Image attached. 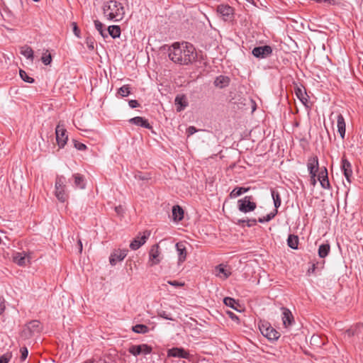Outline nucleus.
<instances>
[{
	"mask_svg": "<svg viewBox=\"0 0 363 363\" xmlns=\"http://www.w3.org/2000/svg\"><path fill=\"white\" fill-rule=\"evenodd\" d=\"M167 48L168 56L170 60L181 65H189L196 61L197 52L194 46L187 42L174 43L172 45H164Z\"/></svg>",
	"mask_w": 363,
	"mask_h": 363,
	"instance_id": "obj_1",
	"label": "nucleus"
},
{
	"mask_svg": "<svg viewBox=\"0 0 363 363\" xmlns=\"http://www.w3.org/2000/svg\"><path fill=\"white\" fill-rule=\"evenodd\" d=\"M104 16L109 21H120L125 15V9L123 4L115 0H110L103 6Z\"/></svg>",
	"mask_w": 363,
	"mask_h": 363,
	"instance_id": "obj_2",
	"label": "nucleus"
},
{
	"mask_svg": "<svg viewBox=\"0 0 363 363\" xmlns=\"http://www.w3.org/2000/svg\"><path fill=\"white\" fill-rule=\"evenodd\" d=\"M55 196L62 203L65 202L69 197L66 189V178L62 175H57L55 178Z\"/></svg>",
	"mask_w": 363,
	"mask_h": 363,
	"instance_id": "obj_3",
	"label": "nucleus"
},
{
	"mask_svg": "<svg viewBox=\"0 0 363 363\" xmlns=\"http://www.w3.org/2000/svg\"><path fill=\"white\" fill-rule=\"evenodd\" d=\"M259 328L261 333L270 341H276L280 337V333L267 322L259 324Z\"/></svg>",
	"mask_w": 363,
	"mask_h": 363,
	"instance_id": "obj_4",
	"label": "nucleus"
},
{
	"mask_svg": "<svg viewBox=\"0 0 363 363\" xmlns=\"http://www.w3.org/2000/svg\"><path fill=\"white\" fill-rule=\"evenodd\" d=\"M252 196H246L243 199L238 201V210L242 213H247L252 212L257 208L255 202L251 201Z\"/></svg>",
	"mask_w": 363,
	"mask_h": 363,
	"instance_id": "obj_5",
	"label": "nucleus"
},
{
	"mask_svg": "<svg viewBox=\"0 0 363 363\" xmlns=\"http://www.w3.org/2000/svg\"><path fill=\"white\" fill-rule=\"evenodd\" d=\"M162 255L159 244L153 245L149 251V265L154 266L160 263Z\"/></svg>",
	"mask_w": 363,
	"mask_h": 363,
	"instance_id": "obj_6",
	"label": "nucleus"
},
{
	"mask_svg": "<svg viewBox=\"0 0 363 363\" xmlns=\"http://www.w3.org/2000/svg\"><path fill=\"white\" fill-rule=\"evenodd\" d=\"M12 258L14 263L20 267H24L30 263L31 256L30 252L25 251L16 252L13 254Z\"/></svg>",
	"mask_w": 363,
	"mask_h": 363,
	"instance_id": "obj_7",
	"label": "nucleus"
},
{
	"mask_svg": "<svg viewBox=\"0 0 363 363\" xmlns=\"http://www.w3.org/2000/svg\"><path fill=\"white\" fill-rule=\"evenodd\" d=\"M217 12L225 21H231L234 18V9L227 4H220L217 7Z\"/></svg>",
	"mask_w": 363,
	"mask_h": 363,
	"instance_id": "obj_8",
	"label": "nucleus"
},
{
	"mask_svg": "<svg viewBox=\"0 0 363 363\" xmlns=\"http://www.w3.org/2000/svg\"><path fill=\"white\" fill-rule=\"evenodd\" d=\"M128 352L134 356H138L141 354H148L151 353L152 347L146 344L133 345L129 347Z\"/></svg>",
	"mask_w": 363,
	"mask_h": 363,
	"instance_id": "obj_9",
	"label": "nucleus"
},
{
	"mask_svg": "<svg viewBox=\"0 0 363 363\" xmlns=\"http://www.w3.org/2000/svg\"><path fill=\"white\" fill-rule=\"evenodd\" d=\"M272 53V48L269 45L255 47L252 54L257 58L263 59L269 57Z\"/></svg>",
	"mask_w": 363,
	"mask_h": 363,
	"instance_id": "obj_10",
	"label": "nucleus"
},
{
	"mask_svg": "<svg viewBox=\"0 0 363 363\" xmlns=\"http://www.w3.org/2000/svg\"><path fill=\"white\" fill-rule=\"evenodd\" d=\"M341 170L343 172L346 180L349 182H352V177L353 174L352 164L344 156L341 161Z\"/></svg>",
	"mask_w": 363,
	"mask_h": 363,
	"instance_id": "obj_11",
	"label": "nucleus"
},
{
	"mask_svg": "<svg viewBox=\"0 0 363 363\" xmlns=\"http://www.w3.org/2000/svg\"><path fill=\"white\" fill-rule=\"evenodd\" d=\"M150 235V231H145L142 236L136 237L130 244V247L133 250H136L139 249L142 245H143L147 240Z\"/></svg>",
	"mask_w": 363,
	"mask_h": 363,
	"instance_id": "obj_12",
	"label": "nucleus"
},
{
	"mask_svg": "<svg viewBox=\"0 0 363 363\" xmlns=\"http://www.w3.org/2000/svg\"><path fill=\"white\" fill-rule=\"evenodd\" d=\"M56 140L60 147H63L67 143V136L66 135V130L60 124L57 125L55 129Z\"/></svg>",
	"mask_w": 363,
	"mask_h": 363,
	"instance_id": "obj_13",
	"label": "nucleus"
},
{
	"mask_svg": "<svg viewBox=\"0 0 363 363\" xmlns=\"http://www.w3.org/2000/svg\"><path fill=\"white\" fill-rule=\"evenodd\" d=\"M189 353L182 347H172L167 350V357L189 359Z\"/></svg>",
	"mask_w": 363,
	"mask_h": 363,
	"instance_id": "obj_14",
	"label": "nucleus"
},
{
	"mask_svg": "<svg viewBox=\"0 0 363 363\" xmlns=\"http://www.w3.org/2000/svg\"><path fill=\"white\" fill-rule=\"evenodd\" d=\"M175 247H176V250H177V256H178L177 264L181 265L186 259V257H187L186 247L184 243L182 242H177L175 245Z\"/></svg>",
	"mask_w": 363,
	"mask_h": 363,
	"instance_id": "obj_15",
	"label": "nucleus"
},
{
	"mask_svg": "<svg viewBox=\"0 0 363 363\" xmlns=\"http://www.w3.org/2000/svg\"><path fill=\"white\" fill-rule=\"evenodd\" d=\"M127 252L128 251L126 250L118 249L114 250L109 257L110 264L114 266L117 262L123 260V259L127 256Z\"/></svg>",
	"mask_w": 363,
	"mask_h": 363,
	"instance_id": "obj_16",
	"label": "nucleus"
},
{
	"mask_svg": "<svg viewBox=\"0 0 363 363\" xmlns=\"http://www.w3.org/2000/svg\"><path fill=\"white\" fill-rule=\"evenodd\" d=\"M318 159L316 156L308 159L307 167L311 178H315L318 171Z\"/></svg>",
	"mask_w": 363,
	"mask_h": 363,
	"instance_id": "obj_17",
	"label": "nucleus"
},
{
	"mask_svg": "<svg viewBox=\"0 0 363 363\" xmlns=\"http://www.w3.org/2000/svg\"><path fill=\"white\" fill-rule=\"evenodd\" d=\"M282 321L285 328H289L294 323V318L291 311L286 308H282Z\"/></svg>",
	"mask_w": 363,
	"mask_h": 363,
	"instance_id": "obj_18",
	"label": "nucleus"
},
{
	"mask_svg": "<svg viewBox=\"0 0 363 363\" xmlns=\"http://www.w3.org/2000/svg\"><path fill=\"white\" fill-rule=\"evenodd\" d=\"M295 94L301 102L306 106L308 102V96L306 93L305 87L303 86H296L294 90Z\"/></svg>",
	"mask_w": 363,
	"mask_h": 363,
	"instance_id": "obj_19",
	"label": "nucleus"
},
{
	"mask_svg": "<svg viewBox=\"0 0 363 363\" xmlns=\"http://www.w3.org/2000/svg\"><path fill=\"white\" fill-rule=\"evenodd\" d=\"M128 122L131 124L137 126L145 128L147 129H152V126L150 124L148 121L145 118L140 116H136L128 120Z\"/></svg>",
	"mask_w": 363,
	"mask_h": 363,
	"instance_id": "obj_20",
	"label": "nucleus"
},
{
	"mask_svg": "<svg viewBox=\"0 0 363 363\" xmlns=\"http://www.w3.org/2000/svg\"><path fill=\"white\" fill-rule=\"evenodd\" d=\"M337 127L341 138L344 139L346 132V124L343 116L340 113L337 116Z\"/></svg>",
	"mask_w": 363,
	"mask_h": 363,
	"instance_id": "obj_21",
	"label": "nucleus"
},
{
	"mask_svg": "<svg viewBox=\"0 0 363 363\" xmlns=\"http://www.w3.org/2000/svg\"><path fill=\"white\" fill-rule=\"evenodd\" d=\"M229 83L230 78L228 77L223 75H220L217 77L214 81V85L220 89H223L224 87L228 86L229 85Z\"/></svg>",
	"mask_w": 363,
	"mask_h": 363,
	"instance_id": "obj_22",
	"label": "nucleus"
},
{
	"mask_svg": "<svg viewBox=\"0 0 363 363\" xmlns=\"http://www.w3.org/2000/svg\"><path fill=\"white\" fill-rule=\"evenodd\" d=\"M175 105L177 106V111H182L184 110L188 106V102L185 96H177L175 98Z\"/></svg>",
	"mask_w": 363,
	"mask_h": 363,
	"instance_id": "obj_23",
	"label": "nucleus"
},
{
	"mask_svg": "<svg viewBox=\"0 0 363 363\" xmlns=\"http://www.w3.org/2000/svg\"><path fill=\"white\" fill-rule=\"evenodd\" d=\"M216 275L223 279L229 277L231 272L225 266L220 264L216 267Z\"/></svg>",
	"mask_w": 363,
	"mask_h": 363,
	"instance_id": "obj_24",
	"label": "nucleus"
},
{
	"mask_svg": "<svg viewBox=\"0 0 363 363\" xmlns=\"http://www.w3.org/2000/svg\"><path fill=\"white\" fill-rule=\"evenodd\" d=\"M172 218L174 221H180L184 218V210L178 205L172 207Z\"/></svg>",
	"mask_w": 363,
	"mask_h": 363,
	"instance_id": "obj_25",
	"label": "nucleus"
},
{
	"mask_svg": "<svg viewBox=\"0 0 363 363\" xmlns=\"http://www.w3.org/2000/svg\"><path fill=\"white\" fill-rule=\"evenodd\" d=\"M20 52L22 55H23L28 60H30L31 62L33 61L34 52L30 47H29L28 45H23V46L21 47Z\"/></svg>",
	"mask_w": 363,
	"mask_h": 363,
	"instance_id": "obj_26",
	"label": "nucleus"
},
{
	"mask_svg": "<svg viewBox=\"0 0 363 363\" xmlns=\"http://www.w3.org/2000/svg\"><path fill=\"white\" fill-rule=\"evenodd\" d=\"M250 187H235L230 193V197L231 199H235L244 193L247 192L250 190Z\"/></svg>",
	"mask_w": 363,
	"mask_h": 363,
	"instance_id": "obj_27",
	"label": "nucleus"
},
{
	"mask_svg": "<svg viewBox=\"0 0 363 363\" xmlns=\"http://www.w3.org/2000/svg\"><path fill=\"white\" fill-rule=\"evenodd\" d=\"M73 177L76 187L79 189H84L85 187V181L83 175L80 174H73Z\"/></svg>",
	"mask_w": 363,
	"mask_h": 363,
	"instance_id": "obj_28",
	"label": "nucleus"
},
{
	"mask_svg": "<svg viewBox=\"0 0 363 363\" xmlns=\"http://www.w3.org/2000/svg\"><path fill=\"white\" fill-rule=\"evenodd\" d=\"M271 194L274 201V208L277 210L281 204V196L279 193L274 189H271Z\"/></svg>",
	"mask_w": 363,
	"mask_h": 363,
	"instance_id": "obj_29",
	"label": "nucleus"
},
{
	"mask_svg": "<svg viewBox=\"0 0 363 363\" xmlns=\"http://www.w3.org/2000/svg\"><path fill=\"white\" fill-rule=\"evenodd\" d=\"M330 251V246L329 244H322L318 248V255L320 258L327 257Z\"/></svg>",
	"mask_w": 363,
	"mask_h": 363,
	"instance_id": "obj_30",
	"label": "nucleus"
},
{
	"mask_svg": "<svg viewBox=\"0 0 363 363\" xmlns=\"http://www.w3.org/2000/svg\"><path fill=\"white\" fill-rule=\"evenodd\" d=\"M27 328L30 333H38L40 330V322L37 320H33L28 323Z\"/></svg>",
	"mask_w": 363,
	"mask_h": 363,
	"instance_id": "obj_31",
	"label": "nucleus"
},
{
	"mask_svg": "<svg viewBox=\"0 0 363 363\" xmlns=\"http://www.w3.org/2000/svg\"><path fill=\"white\" fill-rule=\"evenodd\" d=\"M108 32L113 38H117L120 37L121 31L119 26L114 25L108 26Z\"/></svg>",
	"mask_w": 363,
	"mask_h": 363,
	"instance_id": "obj_32",
	"label": "nucleus"
},
{
	"mask_svg": "<svg viewBox=\"0 0 363 363\" xmlns=\"http://www.w3.org/2000/svg\"><path fill=\"white\" fill-rule=\"evenodd\" d=\"M288 245L292 249H297L298 238L296 235H289L287 239Z\"/></svg>",
	"mask_w": 363,
	"mask_h": 363,
	"instance_id": "obj_33",
	"label": "nucleus"
},
{
	"mask_svg": "<svg viewBox=\"0 0 363 363\" xmlns=\"http://www.w3.org/2000/svg\"><path fill=\"white\" fill-rule=\"evenodd\" d=\"M132 330L138 334H145L149 331L148 327L143 324H137L132 328Z\"/></svg>",
	"mask_w": 363,
	"mask_h": 363,
	"instance_id": "obj_34",
	"label": "nucleus"
},
{
	"mask_svg": "<svg viewBox=\"0 0 363 363\" xmlns=\"http://www.w3.org/2000/svg\"><path fill=\"white\" fill-rule=\"evenodd\" d=\"M257 222H258V220H256L255 218H250V219H247V220L239 219V220H238L236 223L238 225H240L242 226H244L243 224L246 223V225L247 227H252V226H255V225H257Z\"/></svg>",
	"mask_w": 363,
	"mask_h": 363,
	"instance_id": "obj_35",
	"label": "nucleus"
},
{
	"mask_svg": "<svg viewBox=\"0 0 363 363\" xmlns=\"http://www.w3.org/2000/svg\"><path fill=\"white\" fill-rule=\"evenodd\" d=\"M277 213H278V210L274 209L273 211H272L271 213H268L266 216H264L262 218H259L258 219V222L261 223H265V222H269V221L272 220L276 216Z\"/></svg>",
	"mask_w": 363,
	"mask_h": 363,
	"instance_id": "obj_36",
	"label": "nucleus"
},
{
	"mask_svg": "<svg viewBox=\"0 0 363 363\" xmlns=\"http://www.w3.org/2000/svg\"><path fill=\"white\" fill-rule=\"evenodd\" d=\"M131 93L130 86L128 84H125L120 87L118 90V94L122 97L128 96Z\"/></svg>",
	"mask_w": 363,
	"mask_h": 363,
	"instance_id": "obj_37",
	"label": "nucleus"
},
{
	"mask_svg": "<svg viewBox=\"0 0 363 363\" xmlns=\"http://www.w3.org/2000/svg\"><path fill=\"white\" fill-rule=\"evenodd\" d=\"M223 303L227 306H229L235 310L237 309V306H238V303L233 298L230 297H225L223 299Z\"/></svg>",
	"mask_w": 363,
	"mask_h": 363,
	"instance_id": "obj_38",
	"label": "nucleus"
},
{
	"mask_svg": "<svg viewBox=\"0 0 363 363\" xmlns=\"http://www.w3.org/2000/svg\"><path fill=\"white\" fill-rule=\"evenodd\" d=\"M19 74L21 78L26 82L28 83H33L34 82V79L31 77L28 76L27 72L23 69H20Z\"/></svg>",
	"mask_w": 363,
	"mask_h": 363,
	"instance_id": "obj_39",
	"label": "nucleus"
},
{
	"mask_svg": "<svg viewBox=\"0 0 363 363\" xmlns=\"http://www.w3.org/2000/svg\"><path fill=\"white\" fill-rule=\"evenodd\" d=\"M94 25L96 29L99 32V33L103 36L104 38H106L108 35L104 32L103 27L104 25L101 22H100L98 20L94 21Z\"/></svg>",
	"mask_w": 363,
	"mask_h": 363,
	"instance_id": "obj_40",
	"label": "nucleus"
},
{
	"mask_svg": "<svg viewBox=\"0 0 363 363\" xmlns=\"http://www.w3.org/2000/svg\"><path fill=\"white\" fill-rule=\"evenodd\" d=\"M319 182L322 188L325 189H330V184L329 182L328 177L327 179H320Z\"/></svg>",
	"mask_w": 363,
	"mask_h": 363,
	"instance_id": "obj_41",
	"label": "nucleus"
},
{
	"mask_svg": "<svg viewBox=\"0 0 363 363\" xmlns=\"http://www.w3.org/2000/svg\"><path fill=\"white\" fill-rule=\"evenodd\" d=\"M157 315H158V316H160L164 319H166V320H174L173 318L171 316V315L169 313H167L164 311H158Z\"/></svg>",
	"mask_w": 363,
	"mask_h": 363,
	"instance_id": "obj_42",
	"label": "nucleus"
},
{
	"mask_svg": "<svg viewBox=\"0 0 363 363\" xmlns=\"http://www.w3.org/2000/svg\"><path fill=\"white\" fill-rule=\"evenodd\" d=\"M20 352H21V360L22 362H23V361L26 360V359L28 357V349L26 347H21V350H20Z\"/></svg>",
	"mask_w": 363,
	"mask_h": 363,
	"instance_id": "obj_43",
	"label": "nucleus"
},
{
	"mask_svg": "<svg viewBox=\"0 0 363 363\" xmlns=\"http://www.w3.org/2000/svg\"><path fill=\"white\" fill-rule=\"evenodd\" d=\"M318 180L320 181V179H327L328 177V170L326 169V167H323V169H322L318 175Z\"/></svg>",
	"mask_w": 363,
	"mask_h": 363,
	"instance_id": "obj_44",
	"label": "nucleus"
},
{
	"mask_svg": "<svg viewBox=\"0 0 363 363\" xmlns=\"http://www.w3.org/2000/svg\"><path fill=\"white\" fill-rule=\"evenodd\" d=\"M74 147L79 150L82 151V150H85L86 149V146L84 143H79L77 140H74Z\"/></svg>",
	"mask_w": 363,
	"mask_h": 363,
	"instance_id": "obj_45",
	"label": "nucleus"
},
{
	"mask_svg": "<svg viewBox=\"0 0 363 363\" xmlns=\"http://www.w3.org/2000/svg\"><path fill=\"white\" fill-rule=\"evenodd\" d=\"M41 60L45 65H50L52 61L51 55L50 54L43 55L41 58Z\"/></svg>",
	"mask_w": 363,
	"mask_h": 363,
	"instance_id": "obj_46",
	"label": "nucleus"
},
{
	"mask_svg": "<svg viewBox=\"0 0 363 363\" xmlns=\"http://www.w3.org/2000/svg\"><path fill=\"white\" fill-rule=\"evenodd\" d=\"M114 210L118 216H122L124 213V208L121 205L116 206Z\"/></svg>",
	"mask_w": 363,
	"mask_h": 363,
	"instance_id": "obj_47",
	"label": "nucleus"
},
{
	"mask_svg": "<svg viewBox=\"0 0 363 363\" xmlns=\"http://www.w3.org/2000/svg\"><path fill=\"white\" fill-rule=\"evenodd\" d=\"M167 283L173 286H175V287H181L184 285V283H182V282H179L177 281H168Z\"/></svg>",
	"mask_w": 363,
	"mask_h": 363,
	"instance_id": "obj_48",
	"label": "nucleus"
},
{
	"mask_svg": "<svg viewBox=\"0 0 363 363\" xmlns=\"http://www.w3.org/2000/svg\"><path fill=\"white\" fill-rule=\"evenodd\" d=\"M196 131H197L196 128L194 126H189L186 129V134L188 136H190V135L194 134Z\"/></svg>",
	"mask_w": 363,
	"mask_h": 363,
	"instance_id": "obj_49",
	"label": "nucleus"
},
{
	"mask_svg": "<svg viewBox=\"0 0 363 363\" xmlns=\"http://www.w3.org/2000/svg\"><path fill=\"white\" fill-rule=\"evenodd\" d=\"M128 104L132 108H137L140 106L139 103L136 100H130Z\"/></svg>",
	"mask_w": 363,
	"mask_h": 363,
	"instance_id": "obj_50",
	"label": "nucleus"
},
{
	"mask_svg": "<svg viewBox=\"0 0 363 363\" xmlns=\"http://www.w3.org/2000/svg\"><path fill=\"white\" fill-rule=\"evenodd\" d=\"M73 26V31L76 36L79 37L80 31L77 27V25L76 23H72Z\"/></svg>",
	"mask_w": 363,
	"mask_h": 363,
	"instance_id": "obj_51",
	"label": "nucleus"
},
{
	"mask_svg": "<svg viewBox=\"0 0 363 363\" xmlns=\"http://www.w3.org/2000/svg\"><path fill=\"white\" fill-rule=\"evenodd\" d=\"M323 3H325L329 5H335L337 4V1L336 0H323Z\"/></svg>",
	"mask_w": 363,
	"mask_h": 363,
	"instance_id": "obj_52",
	"label": "nucleus"
},
{
	"mask_svg": "<svg viewBox=\"0 0 363 363\" xmlns=\"http://www.w3.org/2000/svg\"><path fill=\"white\" fill-rule=\"evenodd\" d=\"M9 358L6 355H2L0 357V363H8Z\"/></svg>",
	"mask_w": 363,
	"mask_h": 363,
	"instance_id": "obj_53",
	"label": "nucleus"
},
{
	"mask_svg": "<svg viewBox=\"0 0 363 363\" xmlns=\"http://www.w3.org/2000/svg\"><path fill=\"white\" fill-rule=\"evenodd\" d=\"M228 314L229 315L230 318L232 320H238V316L235 313H233V312H228Z\"/></svg>",
	"mask_w": 363,
	"mask_h": 363,
	"instance_id": "obj_54",
	"label": "nucleus"
},
{
	"mask_svg": "<svg viewBox=\"0 0 363 363\" xmlns=\"http://www.w3.org/2000/svg\"><path fill=\"white\" fill-rule=\"evenodd\" d=\"M5 309V306L3 303H0V315L4 312Z\"/></svg>",
	"mask_w": 363,
	"mask_h": 363,
	"instance_id": "obj_55",
	"label": "nucleus"
},
{
	"mask_svg": "<svg viewBox=\"0 0 363 363\" xmlns=\"http://www.w3.org/2000/svg\"><path fill=\"white\" fill-rule=\"evenodd\" d=\"M78 245H79V252H82V242L80 239L78 240Z\"/></svg>",
	"mask_w": 363,
	"mask_h": 363,
	"instance_id": "obj_56",
	"label": "nucleus"
},
{
	"mask_svg": "<svg viewBox=\"0 0 363 363\" xmlns=\"http://www.w3.org/2000/svg\"><path fill=\"white\" fill-rule=\"evenodd\" d=\"M315 264H313V265H312V267H311V268H310V269H308V272H313L315 271Z\"/></svg>",
	"mask_w": 363,
	"mask_h": 363,
	"instance_id": "obj_57",
	"label": "nucleus"
},
{
	"mask_svg": "<svg viewBox=\"0 0 363 363\" xmlns=\"http://www.w3.org/2000/svg\"><path fill=\"white\" fill-rule=\"evenodd\" d=\"M311 183L313 185H315V183H316V181H315V178H311Z\"/></svg>",
	"mask_w": 363,
	"mask_h": 363,
	"instance_id": "obj_58",
	"label": "nucleus"
},
{
	"mask_svg": "<svg viewBox=\"0 0 363 363\" xmlns=\"http://www.w3.org/2000/svg\"><path fill=\"white\" fill-rule=\"evenodd\" d=\"M84 363H93L91 360H86L84 362Z\"/></svg>",
	"mask_w": 363,
	"mask_h": 363,
	"instance_id": "obj_59",
	"label": "nucleus"
},
{
	"mask_svg": "<svg viewBox=\"0 0 363 363\" xmlns=\"http://www.w3.org/2000/svg\"><path fill=\"white\" fill-rule=\"evenodd\" d=\"M89 48H91V49H94L93 45H89Z\"/></svg>",
	"mask_w": 363,
	"mask_h": 363,
	"instance_id": "obj_60",
	"label": "nucleus"
},
{
	"mask_svg": "<svg viewBox=\"0 0 363 363\" xmlns=\"http://www.w3.org/2000/svg\"><path fill=\"white\" fill-rule=\"evenodd\" d=\"M140 178L141 179H145V178H144V177H143V176H140Z\"/></svg>",
	"mask_w": 363,
	"mask_h": 363,
	"instance_id": "obj_61",
	"label": "nucleus"
},
{
	"mask_svg": "<svg viewBox=\"0 0 363 363\" xmlns=\"http://www.w3.org/2000/svg\"><path fill=\"white\" fill-rule=\"evenodd\" d=\"M140 178L141 179H145V178H144V177H143V176H140Z\"/></svg>",
	"mask_w": 363,
	"mask_h": 363,
	"instance_id": "obj_62",
	"label": "nucleus"
},
{
	"mask_svg": "<svg viewBox=\"0 0 363 363\" xmlns=\"http://www.w3.org/2000/svg\"><path fill=\"white\" fill-rule=\"evenodd\" d=\"M33 1H35V2H38V1H39L40 0H33Z\"/></svg>",
	"mask_w": 363,
	"mask_h": 363,
	"instance_id": "obj_63",
	"label": "nucleus"
}]
</instances>
